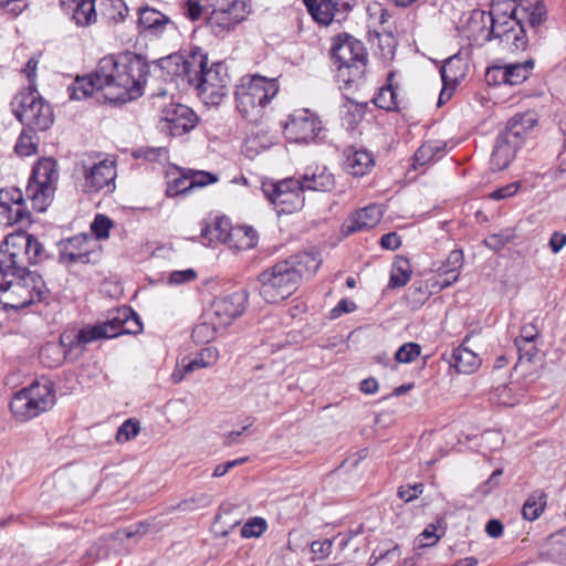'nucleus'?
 I'll return each mask as SVG.
<instances>
[{"instance_id":"6e6552de","label":"nucleus","mask_w":566,"mask_h":566,"mask_svg":"<svg viewBox=\"0 0 566 566\" xmlns=\"http://www.w3.org/2000/svg\"><path fill=\"white\" fill-rule=\"evenodd\" d=\"M106 327H99V324L85 326L80 331H65L60 336V344H48L41 350V357L44 359L51 355L56 356L50 366L60 365L63 359L75 361L86 350L88 344L102 339L107 332Z\"/></svg>"},{"instance_id":"bf43d9fd","label":"nucleus","mask_w":566,"mask_h":566,"mask_svg":"<svg viewBox=\"0 0 566 566\" xmlns=\"http://www.w3.org/2000/svg\"><path fill=\"white\" fill-rule=\"evenodd\" d=\"M513 235L506 232L491 234L485 239V245L493 251L501 250L506 243L512 240Z\"/></svg>"},{"instance_id":"4c0bfd02","label":"nucleus","mask_w":566,"mask_h":566,"mask_svg":"<svg viewBox=\"0 0 566 566\" xmlns=\"http://www.w3.org/2000/svg\"><path fill=\"white\" fill-rule=\"evenodd\" d=\"M101 14L109 23H118L128 13V7L123 0H103L101 2Z\"/></svg>"},{"instance_id":"864d4df0","label":"nucleus","mask_w":566,"mask_h":566,"mask_svg":"<svg viewBox=\"0 0 566 566\" xmlns=\"http://www.w3.org/2000/svg\"><path fill=\"white\" fill-rule=\"evenodd\" d=\"M421 353V347L416 343H406L398 348L395 359L398 363L409 364L413 361Z\"/></svg>"},{"instance_id":"79ce46f5","label":"nucleus","mask_w":566,"mask_h":566,"mask_svg":"<svg viewBox=\"0 0 566 566\" xmlns=\"http://www.w3.org/2000/svg\"><path fill=\"white\" fill-rule=\"evenodd\" d=\"M219 359L216 347L202 348L193 358L188 359V369L207 368L213 366Z\"/></svg>"},{"instance_id":"bb28decb","label":"nucleus","mask_w":566,"mask_h":566,"mask_svg":"<svg viewBox=\"0 0 566 566\" xmlns=\"http://www.w3.org/2000/svg\"><path fill=\"white\" fill-rule=\"evenodd\" d=\"M23 195L18 188L0 189V216H4V222L12 224L21 217V203Z\"/></svg>"},{"instance_id":"c9c22d12","label":"nucleus","mask_w":566,"mask_h":566,"mask_svg":"<svg viewBox=\"0 0 566 566\" xmlns=\"http://www.w3.org/2000/svg\"><path fill=\"white\" fill-rule=\"evenodd\" d=\"M515 346L518 354L515 369H521L524 374L531 373L530 365L535 363L538 357L536 342L515 340Z\"/></svg>"},{"instance_id":"cd10ccee","label":"nucleus","mask_w":566,"mask_h":566,"mask_svg":"<svg viewBox=\"0 0 566 566\" xmlns=\"http://www.w3.org/2000/svg\"><path fill=\"white\" fill-rule=\"evenodd\" d=\"M305 4L314 20L328 25L335 13L339 11V6L348 4V2H342V0H305Z\"/></svg>"},{"instance_id":"f3484780","label":"nucleus","mask_w":566,"mask_h":566,"mask_svg":"<svg viewBox=\"0 0 566 566\" xmlns=\"http://www.w3.org/2000/svg\"><path fill=\"white\" fill-rule=\"evenodd\" d=\"M97 242L87 234H77L69 239L61 250V258L72 263L96 262L99 251L95 248Z\"/></svg>"},{"instance_id":"aec40b11","label":"nucleus","mask_w":566,"mask_h":566,"mask_svg":"<svg viewBox=\"0 0 566 566\" xmlns=\"http://www.w3.org/2000/svg\"><path fill=\"white\" fill-rule=\"evenodd\" d=\"M520 17L525 22V29L539 34V28L547 20L546 0H520Z\"/></svg>"},{"instance_id":"9d476101","label":"nucleus","mask_w":566,"mask_h":566,"mask_svg":"<svg viewBox=\"0 0 566 566\" xmlns=\"http://www.w3.org/2000/svg\"><path fill=\"white\" fill-rule=\"evenodd\" d=\"M55 403L53 385L35 381L18 391L10 402V410L19 421H28L51 409Z\"/></svg>"},{"instance_id":"6e6d98bb","label":"nucleus","mask_w":566,"mask_h":566,"mask_svg":"<svg viewBox=\"0 0 566 566\" xmlns=\"http://www.w3.org/2000/svg\"><path fill=\"white\" fill-rule=\"evenodd\" d=\"M28 8L27 0H0V9L10 19L17 18Z\"/></svg>"},{"instance_id":"9b49d317","label":"nucleus","mask_w":566,"mask_h":566,"mask_svg":"<svg viewBox=\"0 0 566 566\" xmlns=\"http://www.w3.org/2000/svg\"><path fill=\"white\" fill-rule=\"evenodd\" d=\"M57 180L56 161L52 158L40 159L33 167L25 190L34 210L45 211L55 192Z\"/></svg>"},{"instance_id":"7c9ffc66","label":"nucleus","mask_w":566,"mask_h":566,"mask_svg":"<svg viewBox=\"0 0 566 566\" xmlns=\"http://www.w3.org/2000/svg\"><path fill=\"white\" fill-rule=\"evenodd\" d=\"M479 356L471 349L459 346L450 356L449 364L460 374H471L480 366Z\"/></svg>"},{"instance_id":"0e129e2a","label":"nucleus","mask_w":566,"mask_h":566,"mask_svg":"<svg viewBox=\"0 0 566 566\" xmlns=\"http://www.w3.org/2000/svg\"><path fill=\"white\" fill-rule=\"evenodd\" d=\"M356 307L357 306L353 301L343 298L337 303V305L334 308H332V311L329 312V318L336 319L340 317L343 314L354 312Z\"/></svg>"},{"instance_id":"412c9836","label":"nucleus","mask_w":566,"mask_h":566,"mask_svg":"<svg viewBox=\"0 0 566 566\" xmlns=\"http://www.w3.org/2000/svg\"><path fill=\"white\" fill-rule=\"evenodd\" d=\"M344 169L355 177L367 175L375 166L374 155L366 149L348 147L344 151Z\"/></svg>"},{"instance_id":"a211bd4d","label":"nucleus","mask_w":566,"mask_h":566,"mask_svg":"<svg viewBox=\"0 0 566 566\" xmlns=\"http://www.w3.org/2000/svg\"><path fill=\"white\" fill-rule=\"evenodd\" d=\"M99 327H106L107 334L104 338H113L122 334H137L142 331V322L130 307L122 306L113 310Z\"/></svg>"},{"instance_id":"a19ab883","label":"nucleus","mask_w":566,"mask_h":566,"mask_svg":"<svg viewBox=\"0 0 566 566\" xmlns=\"http://www.w3.org/2000/svg\"><path fill=\"white\" fill-rule=\"evenodd\" d=\"M546 505V495L536 491L532 493L526 500L522 509V514L525 520L534 521L539 517Z\"/></svg>"},{"instance_id":"e2e57ef3","label":"nucleus","mask_w":566,"mask_h":566,"mask_svg":"<svg viewBox=\"0 0 566 566\" xmlns=\"http://www.w3.org/2000/svg\"><path fill=\"white\" fill-rule=\"evenodd\" d=\"M144 160L158 161L165 165L169 160L168 149L166 147L148 148L144 150Z\"/></svg>"},{"instance_id":"13d9d810","label":"nucleus","mask_w":566,"mask_h":566,"mask_svg":"<svg viewBox=\"0 0 566 566\" xmlns=\"http://www.w3.org/2000/svg\"><path fill=\"white\" fill-rule=\"evenodd\" d=\"M334 539L314 541L311 544V552L316 559H324L331 555Z\"/></svg>"},{"instance_id":"09e8293b","label":"nucleus","mask_w":566,"mask_h":566,"mask_svg":"<svg viewBox=\"0 0 566 566\" xmlns=\"http://www.w3.org/2000/svg\"><path fill=\"white\" fill-rule=\"evenodd\" d=\"M113 226L114 223L111 218L102 213L96 214L91 223V231L95 237L93 239L96 242L97 240L107 239L109 237V230L113 228Z\"/></svg>"},{"instance_id":"680f3d73","label":"nucleus","mask_w":566,"mask_h":566,"mask_svg":"<svg viewBox=\"0 0 566 566\" xmlns=\"http://www.w3.org/2000/svg\"><path fill=\"white\" fill-rule=\"evenodd\" d=\"M521 187L520 182H511L503 187H500L490 193V198L493 200H503L514 196Z\"/></svg>"},{"instance_id":"ddd939ff","label":"nucleus","mask_w":566,"mask_h":566,"mask_svg":"<svg viewBox=\"0 0 566 566\" xmlns=\"http://www.w3.org/2000/svg\"><path fill=\"white\" fill-rule=\"evenodd\" d=\"M265 198L274 206L279 214L292 213L304 205V192L298 178H286L262 184Z\"/></svg>"},{"instance_id":"b1692460","label":"nucleus","mask_w":566,"mask_h":566,"mask_svg":"<svg viewBox=\"0 0 566 566\" xmlns=\"http://www.w3.org/2000/svg\"><path fill=\"white\" fill-rule=\"evenodd\" d=\"M232 226L226 217H216L211 223L205 222L201 227V238L205 245L217 243L229 244Z\"/></svg>"},{"instance_id":"ea45409f","label":"nucleus","mask_w":566,"mask_h":566,"mask_svg":"<svg viewBox=\"0 0 566 566\" xmlns=\"http://www.w3.org/2000/svg\"><path fill=\"white\" fill-rule=\"evenodd\" d=\"M411 276L410 264L407 259L398 258L392 264L389 286L392 289L405 286Z\"/></svg>"},{"instance_id":"f8f14e48","label":"nucleus","mask_w":566,"mask_h":566,"mask_svg":"<svg viewBox=\"0 0 566 566\" xmlns=\"http://www.w3.org/2000/svg\"><path fill=\"white\" fill-rule=\"evenodd\" d=\"M471 24L474 25L475 23ZM476 24H481L482 31H485L484 41L499 39L502 43L511 45L516 51H524L527 48L528 36L525 22L521 17L479 18Z\"/></svg>"},{"instance_id":"1a4fd4ad","label":"nucleus","mask_w":566,"mask_h":566,"mask_svg":"<svg viewBox=\"0 0 566 566\" xmlns=\"http://www.w3.org/2000/svg\"><path fill=\"white\" fill-rule=\"evenodd\" d=\"M10 106L17 119L29 130H46L54 122L51 106L42 98L36 90H21L14 95Z\"/></svg>"},{"instance_id":"5701e85b","label":"nucleus","mask_w":566,"mask_h":566,"mask_svg":"<svg viewBox=\"0 0 566 566\" xmlns=\"http://www.w3.org/2000/svg\"><path fill=\"white\" fill-rule=\"evenodd\" d=\"M298 182L303 190L331 191L335 186V179L326 167H308Z\"/></svg>"},{"instance_id":"20e7f679","label":"nucleus","mask_w":566,"mask_h":566,"mask_svg":"<svg viewBox=\"0 0 566 566\" xmlns=\"http://www.w3.org/2000/svg\"><path fill=\"white\" fill-rule=\"evenodd\" d=\"M322 261L314 253H300L263 270L259 276L260 296L268 303L289 298L300 286L304 274L313 275Z\"/></svg>"},{"instance_id":"c756f323","label":"nucleus","mask_w":566,"mask_h":566,"mask_svg":"<svg viewBox=\"0 0 566 566\" xmlns=\"http://www.w3.org/2000/svg\"><path fill=\"white\" fill-rule=\"evenodd\" d=\"M166 176L168 178L166 186V195L168 197L172 198L187 195L191 191V187H188L190 184L188 169L171 166L170 169L167 170Z\"/></svg>"},{"instance_id":"423d86ee","label":"nucleus","mask_w":566,"mask_h":566,"mask_svg":"<svg viewBox=\"0 0 566 566\" xmlns=\"http://www.w3.org/2000/svg\"><path fill=\"white\" fill-rule=\"evenodd\" d=\"M332 59L337 67V77L346 85L364 78L368 54L361 41L347 33L338 34L332 46Z\"/></svg>"},{"instance_id":"4be33fe9","label":"nucleus","mask_w":566,"mask_h":566,"mask_svg":"<svg viewBox=\"0 0 566 566\" xmlns=\"http://www.w3.org/2000/svg\"><path fill=\"white\" fill-rule=\"evenodd\" d=\"M61 6L77 27H88L97 20L95 0H61Z\"/></svg>"},{"instance_id":"338daca9","label":"nucleus","mask_w":566,"mask_h":566,"mask_svg":"<svg viewBox=\"0 0 566 566\" xmlns=\"http://www.w3.org/2000/svg\"><path fill=\"white\" fill-rule=\"evenodd\" d=\"M38 64H39V60L35 57H31L25 64L23 72L29 80V86L27 90H36L35 88V78H36Z\"/></svg>"},{"instance_id":"5fc2aeb1","label":"nucleus","mask_w":566,"mask_h":566,"mask_svg":"<svg viewBox=\"0 0 566 566\" xmlns=\"http://www.w3.org/2000/svg\"><path fill=\"white\" fill-rule=\"evenodd\" d=\"M139 421L137 419H128L118 428L116 440L118 442H126L135 438L139 433Z\"/></svg>"},{"instance_id":"0eeeda50","label":"nucleus","mask_w":566,"mask_h":566,"mask_svg":"<svg viewBox=\"0 0 566 566\" xmlns=\"http://www.w3.org/2000/svg\"><path fill=\"white\" fill-rule=\"evenodd\" d=\"M279 92L276 78L253 74L244 76L235 91V103L240 114L254 120Z\"/></svg>"},{"instance_id":"052dcab7","label":"nucleus","mask_w":566,"mask_h":566,"mask_svg":"<svg viewBox=\"0 0 566 566\" xmlns=\"http://www.w3.org/2000/svg\"><path fill=\"white\" fill-rule=\"evenodd\" d=\"M197 273L192 269L181 270V271H172L169 274L168 282L170 284L179 285L188 282H192L196 280Z\"/></svg>"},{"instance_id":"58836bf2","label":"nucleus","mask_w":566,"mask_h":566,"mask_svg":"<svg viewBox=\"0 0 566 566\" xmlns=\"http://www.w3.org/2000/svg\"><path fill=\"white\" fill-rule=\"evenodd\" d=\"M222 329L221 326L214 325L211 318H208V313L206 312L203 321L193 327L191 336L196 343H209Z\"/></svg>"},{"instance_id":"603ef678","label":"nucleus","mask_w":566,"mask_h":566,"mask_svg":"<svg viewBox=\"0 0 566 566\" xmlns=\"http://www.w3.org/2000/svg\"><path fill=\"white\" fill-rule=\"evenodd\" d=\"M268 528V523L262 517L250 518L241 528L244 538L260 537Z\"/></svg>"},{"instance_id":"37998d69","label":"nucleus","mask_w":566,"mask_h":566,"mask_svg":"<svg viewBox=\"0 0 566 566\" xmlns=\"http://www.w3.org/2000/svg\"><path fill=\"white\" fill-rule=\"evenodd\" d=\"M374 104L381 109L396 111L399 108L397 93L392 84L382 86L378 94L374 97Z\"/></svg>"},{"instance_id":"2eb2a0df","label":"nucleus","mask_w":566,"mask_h":566,"mask_svg":"<svg viewBox=\"0 0 566 566\" xmlns=\"http://www.w3.org/2000/svg\"><path fill=\"white\" fill-rule=\"evenodd\" d=\"M249 293L240 289L231 294L217 297L207 311L208 318L217 326L227 328L232 322L241 316L247 308Z\"/></svg>"},{"instance_id":"f257e3e1","label":"nucleus","mask_w":566,"mask_h":566,"mask_svg":"<svg viewBox=\"0 0 566 566\" xmlns=\"http://www.w3.org/2000/svg\"><path fill=\"white\" fill-rule=\"evenodd\" d=\"M48 258L34 235L19 231L6 237L0 245V306L21 310L44 298L48 290L41 275L28 271Z\"/></svg>"},{"instance_id":"f03ea898","label":"nucleus","mask_w":566,"mask_h":566,"mask_svg":"<svg viewBox=\"0 0 566 566\" xmlns=\"http://www.w3.org/2000/svg\"><path fill=\"white\" fill-rule=\"evenodd\" d=\"M142 55L125 51L102 57L90 75L76 77L69 87L70 98L81 101L95 91L109 103H126L142 95Z\"/></svg>"},{"instance_id":"e433bc0d","label":"nucleus","mask_w":566,"mask_h":566,"mask_svg":"<svg viewBox=\"0 0 566 566\" xmlns=\"http://www.w3.org/2000/svg\"><path fill=\"white\" fill-rule=\"evenodd\" d=\"M533 69L534 61L532 59H528L522 63H506V85L514 86L522 84L524 81L527 80Z\"/></svg>"},{"instance_id":"49530a36","label":"nucleus","mask_w":566,"mask_h":566,"mask_svg":"<svg viewBox=\"0 0 566 566\" xmlns=\"http://www.w3.org/2000/svg\"><path fill=\"white\" fill-rule=\"evenodd\" d=\"M441 149L442 147H440L434 142L423 143L413 155L415 167L424 166L426 164L432 161L437 153Z\"/></svg>"},{"instance_id":"3c124183","label":"nucleus","mask_w":566,"mask_h":566,"mask_svg":"<svg viewBox=\"0 0 566 566\" xmlns=\"http://www.w3.org/2000/svg\"><path fill=\"white\" fill-rule=\"evenodd\" d=\"M521 395H516L510 385L499 386L493 392V399L502 406L512 407L520 401Z\"/></svg>"},{"instance_id":"4468645a","label":"nucleus","mask_w":566,"mask_h":566,"mask_svg":"<svg viewBox=\"0 0 566 566\" xmlns=\"http://www.w3.org/2000/svg\"><path fill=\"white\" fill-rule=\"evenodd\" d=\"M323 126L319 117L307 108L296 109L289 115L283 125L286 139L295 144L314 142Z\"/></svg>"},{"instance_id":"a878e982","label":"nucleus","mask_w":566,"mask_h":566,"mask_svg":"<svg viewBox=\"0 0 566 566\" xmlns=\"http://www.w3.org/2000/svg\"><path fill=\"white\" fill-rule=\"evenodd\" d=\"M518 145L513 143L511 139L500 134L496 138L492 155H491V169L494 171H501L509 167L511 161L514 159Z\"/></svg>"},{"instance_id":"473e14b6","label":"nucleus","mask_w":566,"mask_h":566,"mask_svg":"<svg viewBox=\"0 0 566 566\" xmlns=\"http://www.w3.org/2000/svg\"><path fill=\"white\" fill-rule=\"evenodd\" d=\"M243 20L244 18L242 17L234 18V14H228L227 11H222L214 7L211 14L207 19V24L216 35H220L232 30Z\"/></svg>"},{"instance_id":"7ed1b4c3","label":"nucleus","mask_w":566,"mask_h":566,"mask_svg":"<svg viewBox=\"0 0 566 566\" xmlns=\"http://www.w3.org/2000/svg\"><path fill=\"white\" fill-rule=\"evenodd\" d=\"M158 65L168 70V74L186 80L207 105L218 106L228 97L230 76L227 66L222 62L209 64L208 55L200 48L191 49L186 57H161Z\"/></svg>"},{"instance_id":"39448f33","label":"nucleus","mask_w":566,"mask_h":566,"mask_svg":"<svg viewBox=\"0 0 566 566\" xmlns=\"http://www.w3.org/2000/svg\"><path fill=\"white\" fill-rule=\"evenodd\" d=\"M148 107L154 113L157 129L169 137L184 136L199 123V117L191 107L176 102L166 91L150 95Z\"/></svg>"},{"instance_id":"774afa93","label":"nucleus","mask_w":566,"mask_h":566,"mask_svg":"<svg viewBox=\"0 0 566 566\" xmlns=\"http://www.w3.org/2000/svg\"><path fill=\"white\" fill-rule=\"evenodd\" d=\"M400 244H401L400 238L396 232L386 233L380 239L381 248L387 249V250L394 251V250L398 249L400 247Z\"/></svg>"},{"instance_id":"c85d7f7f","label":"nucleus","mask_w":566,"mask_h":566,"mask_svg":"<svg viewBox=\"0 0 566 566\" xmlns=\"http://www.w3.org/2000/svg\"><path fill=\"white\" fill-rule=\"evenodd\" d=\"M169 24L168 17L144 6V39L160 38Z\"/></svg>"},{"instance_id":"4d7b16f0","label":"nucleus","mask_w":566,"mask_h":566,"mask_svg":"<svg viewBox=\"0 0 566 566\" xmlns=\"http://www.w3.org/2000/svg\"><path fill=\"white\" fill-rule=\"evenodd\" d=\"M505 64H495L486 69L485 82L488 85L506 84Z\"/></svg>"},{"instance_id":"2f4dec72","label":"nucleus","mask_w":566,"mask_h":566,"mask_svg":"<svg viewBox=\"0 0 566 566\" xmlns=\"http://www.w3.org/2000/svg\"><path fill=\"white\" fill-rule=\"evenodd\" d=\"M520 4L515 0H493L490 11H476L472 14L471 23H478L479 18H495L502 15L520 17Z\"/></svg>"},{"instance_id":"a18cd8bd","label":"nucleus","mask_w":566,"mask_h":566,"mask_svg":"<svg viewBox=\"0 0 566 566\" xmlns=\"http://www.w3.org/2000/svg\"><path fill=\"white\" fill-rule=\"evenodd\" d=\"M213 6L227 11L228 14H234V18L242 17L245 19L250 11L248 0H216Z\"/></svg>"},{"instance_id":"8fccbe9b","label":"nucleus","mask_w":566,"mask_h":566,"mask_svg":"<svg viewBox=\"0 0 566 566\" xmlns=\"http://www.w3.org/2000/svg\"><path fill=\"white\" fill-rule=\"evenodd\" d=\"M188 174L190 178L188 187H191V190L216 184L219 180L216 174L205 170L188 169Z\"/></svg>"},{"instance_id":"6ab92c4d","label":"nucleus","mask_w":566,"mask_h":566,"mask_svg":"<svg viewBox=\"0 0 566 566\" xmlns=\"http://www.w3.org/2000/svg\"><path fill=\"white\" fill-rule=\"evenodd\" d=\"M382 218V211L377 205H369L349 217L344 226L343 230L346 235L364 231L377 226Z\"/></svg>"},{"instance_id":"dca6fc26","label":"nucleus","mask_w":566,"mask_h":566,"mask_svg":"<svg viewBox=\"0 0 566 566\" xmlns=\"http://www.w3.org/2000/svg\"><path fill=\"white\" fill-rule=\"evenodd\" d=\"M116 164L112 159H103L98 163L83 166L85 192L112 193L115 188Z\"/></svg>"},{"instance_id":"393cba45","label":"nucleus","mask_w":566,"mask_h":566,"mask_svg":"<svg viewBox=\"0 0 566 566\" xmlns=\"http://www.w3.org/2000/svg\"><path fill=\"white\" fill-rule=\"evenodd\" d=\"M536 124L537 118L534 113L517 114L509 120L505 130L501 134L521 147L525 136Z\"/></svg>"},{"instance_id":"c03bdc74","label":"nucleus","mask_w":566,"mask_h":566,"mask_svg":"<svg viewBox=\"0 0 566 566\" xmlns=\"http://www.w3.org/2000/svg\"><path fill=\"white\" fill-rule=\"evenodd\" d=\"M459 63H461V59L458 55H453L446 60L440 71L444 86L451 83H457L463 76V72L458 66Z\"/></svg>"},{"instance_id":"f704fd0d","label":"nucleus","mask_w":566,"mask_h":566,"mask_svg":"<svg viewBox=\"0 0 566 566\" xmlns=\"http://www.w3.org/2000/svg\"><path fill=\"white\" fill-rule=\"evenodd\" d=\"M463 265V253L460 250H453L449 253L446 262L439 268L440 274L447 275L441 282V286L446 287L455 282L459 277V270Z\"/></svg>"},{"instance_id":"69168bd1","label":"nucleus","mask_w":566,"mask_h":566,"mask_svg":"<svg viewBox=\"0 0 566 566\" xmlns=\"http://www.w3.org/2000/svg\"><path fill=\"white\" fill-rule=\"evenodd\" d=\"M247 460H248V458L244 457V458H239L235 460L227 461L224 463H220L214 468L212 475L214 478H221L224 474H227L232 468L245 463Z\"/></svg>"},{"instance_id":"72a5a7b5","label":"nucleus","mask_w":566,"mask_h":566,"mask_svg":"<svg viewBox=\"0 0 566 566\" xmlns=\"http://www.w3.org/2000/svg\"><path fill=\"white\" fill-rule=\"evenodd\" d=\"M258 244L256 231L249 226L232 227L229 247L235 250H250Z\"/></svg>"},{"instance_id":"de8ad7c7","label":"nucleus","mask_w":566,"mask_h":566,"mask_svg":"<svg viewBox=\"0 0 566 566\" xmlns=\"http://www.w3.org/2000/svg\"><path fill=\"white\" fill-rule=\"evenodd\" d=\"M39 138L35 135H30L24 129L15 144L14 150L19 156H31L36 153Z\"/></svg>"}]
</instances>
